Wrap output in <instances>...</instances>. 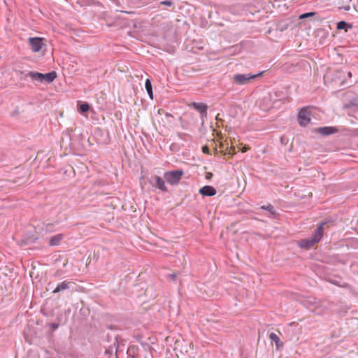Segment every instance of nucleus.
<instances>
[{"label": "nucleus", "mask_w": 358, "mask_h": 358, "mask_svg": "<svg viewBox=\"0 0 358 358\" xmlns=\"http://www.w3.org/2000/svg\"><path fill=\"white\" fill-rule=\"evenodd\" d=\"M262 72L258 74H235L234 76V81L237 85H245L249 83L251 79L257 78Z\"/></svg>", "instance_id": "obj_4"}, {"label": "nucleus", "mask_w": 358, "mask_h": 358, "mask_svg": "<svg viewBox=\"0 0 358 358\" xmlns=\"http://www.w3.org/2000/svg\"><path fill=\"white\" fill-rule=\"evenodd\" d=\"M199 193L203 196H212L216 194V189L212 187L206 185L199 189Z\"/></svg>", "instance_id": "obj_10"}, {"label": "nucleus", "mask_w": 358, "mask_h": 358, "mask_svg": "<svg viewBox=\"0 0 358 358\" xmlns=\"http://www.w3.org/2000/svg\"><path fill=\"white\" fill-rule=\"evenodd\" d=\"M71 282L64 281L59 284L57 287L53 290V293H58L61 291L65 290L69 287Z\"/></svg>", "instance_id": "obj_13"}, {"label": "nucleus", "mask_w": 358, "mask_h": 358, "mask_svg": "<svg viewBox=\"0 0 358 358\" xmlns=\"http://www.w3.org/2000/svg\"><path fill=\"white\" fill-rule=\"evenodd\" d=\"M316 14L315 12L305 13L299 15V19L303 20L309 17L314 16Z\"/></svg>", "instance_id": "obj_20"}, {"label": "nucleus", "mask_w": 358, "mask_h": 358, "mask_svg": "<svg viewBox=\"0 0 358 358\" xmlns=\"http://www.w3.org/2000/svg\"><path fill=\"white\" fill-rule=\"evenodd\" d=\"M347 70L343 69H338L335 71L334 80H341V85L345 86L346 85L345 75Z\"/></svg>", "instance_id": "obj_8"}, {"label": "nucleus", "mask_w": 358, "mask_h": 358, "mask_svg": "<svg viewBox=\"0 0 358 358\" xmlns=\"http://www.w3.org/2000/svg\"><path fill=\"white\" fill-rule=\"evenodd\" d=\"M346 74L348 75V78H351L352 77V73L350 71H347Z\"/></svg>", "instance_id": "obj_28"}, {"label": "nucleus", "mask_w": 358, "mask_h": 358, "mask_svg": "<svg viewBox=\"0 0 358 358\" xmlns=\"http://www.w3.org/2000/svg\"><path fill=\"white\" fill-rule=\"evenodd\" d=\"M202 150L204 153H209V149L207 146L203 147Z\"/></svg>", "instance_id": "obj_26"}, {"label": "nucleus", "mask_w": 358, "mask_h": 358, "mask_svg": "<svg viewBox=\"0 0 358 358\" xmlns=\"http://www.w3.org/2000/svg\"><path fill=\"white\" fill-rule=\"evenodd\" d=\"M269 338L272 341H274L276 344L277 348H279L280 339L278 336L275 333H271L269 335Z\"/></svg>", "instance_id": "obj_18"}, {"label": "nucleus", "mask_w": 358, "mask_h": 358, "mask_svg": "<svg viewBox=\"0 0 358 358\" xmlns=\"http://www.w3.org/2000/svg\"><path fill=\"white\" fill-rule=\"evenodd\" d=\"M183 173L182 170L166 171L164 173V178L168 183L175 185L179 183Z\"/></svg>", "instance_id": "obj_3"}, {"label": "nucleus", "mask_w": 358, "mask_h": 358, "mask_svg": "<svg viewBox=\"0 0 358 358\" xmlns=\"http://www.w3.org/2000/svg\"><path fill=\"white\" fill-rule=\"evenodd\" d=\"M351 27H352V25L349 24L348 23H347L345 21L338 22L337 23V26H336L337 29H338V30L345 29V31H347L348 28H351Z\"/></svg>", "instance_id": "obj_17"}, {"label": "nucleus", "mask_w": 358, "mask_h": 358, "mask_svg": "<svg viewBox=\"0 0 358 358\" xmlns=\"http://www.w3.org/2000/svg\"><path fill=\"white\" fill-rule=\"evenodd\" d=\"M63 234H57L52 236L50 240V245H57L60 243L62 240L63 239Z\"/></svg>", "instance_id": "obj_14"}, {"label": "nucleus", "mask_w": 358, "mask_h": 358, "mask_svg": "<svg viewBox=\"0 0 358 358\" xmlns=\"http://www.w3.org/2000/svg\"><path fill=\"white\" fill-rule=\"evenodd\" d=\"M43 38L38 37H33L29 38L31 49L34 52H39L42 49L43 45Z\"/></svg>", "instance_id": "obj_7"}, {"label": "nucleus", "mask_w": 358, "mask_h": 358, "mask_svg": "<svg viewBox=\"0 0 358 358\" xmlns=\"http://www.w3.org/2000/svg\"><path fill=\"white\" fill-rule=\"evenodd\" d=\"M150 183L152 187H157L162 192H167V187L165 185L164 180L158 176H153L149 180Z\"/></svg>", "instance_id": "obj_6"}, {"label": "nucleus", "mask_w": 358, "mask_h": 358, "mask_svg": "<svg viewBox=\"0 0 358 358\" xmlns=\"http://www.w3.org/2000/svg\"><path fill=\"white\" fill-rule=\"evenodd\" d=\"M311 111L310 107H303L298 113L297 120L300 126H307L311 120Z\"/></svg>", "instance_id": "obj_2"}, {"label": "nucleus", "mask_w": 358, "mask_h": 358, "mask_svg": "<svg viewBox=\"0 0 358 358\" xmlns=\"http://www.w3.org/2000/svg\"><path fill=\"white\" fill-rule=\"evenodd\" d=\"M240 149H241L242 152H245L246 151H248L249 150V147L245 145L242 148H240Z\"/></svg>", "instance_id": "obj_24"}, {"label": "nucleus", "mask_w": 358, "mask_h": 358, "mask_svg": "<svg viewBox=\"0 0 358 358\" xmlns=\"http://www.w3.org/2000/svg\"><path fill=\"white\" fill-rule=\"evenodd\" d=\"M90 110V105L87 103H83L79 106V111L81 113L87 112Z\"/></svg>", "instance_id": "obj_19"}, {"label": "nucleus", "mask_w": 358, "mask_h": 358, "mask_svg": "<svg viewBox=\"0 0 358 358\" xmlns=\"http://www.w3.org/2000/svg\"><path fill=\"white\" fill-rule=\"evenodd\" d=\"M192 106L201 114V117L206 116L208 109L206 104L203 103L193 102L192 103Z\"/></svg>", "instance_id": "obj_9"}, {"label": "nucleus", "mask_w": 358, "mask_h": 358, "mask_svg": "<svg viewBox=\"0 0 358 358\" xmlns=\"http://www.w3.org/2000/svg\"><path fill=\"white\" fill-rule=\"evenodd\" d=\"M345 10H349V7H345Z\"/></svg>", "instance_id": "obj_30"}, {"label": "nucleus", "mask_w": 358, "mask_h": 358, "mask_svg": "<svg viewBox=\"0 0 358 358\" xmlns=\"http://www.w3.org/2000/svg\"><path fill=\"white\" fill-rule=\"evenodd\" d=\"M357 107L358 106V96L354 97L349 101L348 103L344 105V108H350L351 107Z\"/></svg>", "instance_id": "obj_16"}, {"label": "nucleus", "mask_w": 358, "mask_h": 358, "mask_svg": "<svg viewBox=\"0 0 358 358\" xmlns=\"http://www.w3.org/2000/svg\"><path fill=\"white\" fill-rule=\"evenodd\" d=\"M217 136L220 137L218 141H220V145H222V140L224 138L223 136Z\"/></svg>", "instance_id": "obj_27"}, {"label": "nucleus", "mask_w": 358, "mask_h": 358, "mask_svg": "<svg viewBox=\"0 0 358 358\" xmlns=\"http://www.w3.org/2000/svg\"><path fill=\"white\" fill-rule=\"evenodd\" d=\"M212 176H213V173H210V172H208V173H206V178L207 180H209V179H210V178H212Z\"/></svg>", "instance_id": "obj_25"}, {"label": "nucleus", "mask_w": 358, "mask_h": 358, "mask_svg": "<svg viewBox=\"0 0 358 358\" xmlns=\"http://www.w3.org/2000/svg\"><path fill=\"white\" fill-rule=\"evenodd\" d=\"M280 142L282 144H286L288 142V139L285 136L280 137Z\"/></svg>", "instance_id": "obj_23"}, {"label": "nucleus", "mask_w": 358, "mask_h": 358, "mask_svg": "<svg viewBox=\"0 0 358 358\" xmlns=\"http://www.w3.org/2000/svg\"><path fill=\"white\" fill-rule=\"evenodd\" d=\"M160 3L167 6H171L173 4L172 1H161Z\"/></svg>", "instance_id": "obj_21"}, {"label": "nucleus", "mask_w": 358, "mask_h": 358, "mask_svg": "<svg viewBox=\"0 0 358 358\" xmlns=\"http://www.w3.org/2000/svg\"><path fill=\"white\" fill-rule=\"evenodd\" d=\"M344 129H339L336 127H317L313 130L314 132L318 133L319 134H333L335 133L344 132Z\"/></svg>", "instance_id": "obj_5"}, {"label": "nucleus", "mask_w": 358, "mask_h": 358, "mask_svg": "<svg viewBox=\"0 0 358 358\" xmlns=\"http://www.w3.org/2000/svg\"><path fill=\"white\" fill-rule=\"evenodd\" d=\"M145 87L146 89V91L149 95V97L152 100L153 99V91H152V83L150 79H146Z\"/></svg>", "instance_id": "obj_15"}, {"label": "nucleus", "mask_w": 358, "mask_h": 358, "mask_svg": "<svg viewBox=\"0 0 358 358\" xmlns=\"http://www.w3.org/2000/svg\"><path fill=\"white\" fill-rule=\"evenodd\" d=\"M20 75H21L20 79L25 78L27 77H30V78H31L32 80H36L38 82H40L41 77H42L41 73L34 72V71H29L27 73H24V71H20Z\"/></svg>", "instance_id": "obj_12"}, {"label": "nucleus", "mask_w": 358, "mask_h": 358, "mask_svg": "<svg viewBox=\"0 0 358 358\" xmlns=\"http://www.w3.org/2000/svg\"><path fill=\"white\" fill-rule=\"evenodd\" d=\"M354 132L355 134H358V128H357Z\"/></svg>", "instance_id": "obj_29"}, {"label": "nucleus", "mask_w": 358, "mask_h": 358, "mask_svg": "<svg viewBox=\"0 0 358 358\" xmlns=\"http://www.w3.org/2000/svg\"><path fill=\"white\" fill-rule=\"evenodd\" d=\"M323 224H321L316 229L315 234L310 238L302 239L299 241L298 245L299 247L305 249H310L315 243H318L323 236Z\"/></svg>", "instance_id": "obj_1"}, {"label": "nucleus", "mask_w": 358, "mask_h": 358, "mask_svg": "<svg viewBox=\"0 0 358 358\" xmlns=\"http://www.w3.org/2000/svg\"><path fill=\"white\" fill-rule=\"evenodd\" d=\"M262 208L268 210L270 212H273V207L271 205H268L267 206H262Z\"/></svg>", "instance_id": "obj_22"}, {"label": "nucleus", "mask_w": 358, "mask_h": 358, "mask_svg": "<svg viewBox=\"0 0 358 358\" xmlns=\"http://www.w3.org/2000/svg\"><path fill=\"white\" fill-rule=\"evenodd\" d=\"M41 76L40 83L46 82L50 83L57 78V73L54 71L45 74L41 73Z\"/></svg>", "instance_id": "obj_11"}]
</instances>
